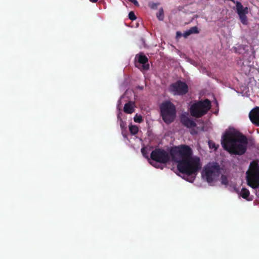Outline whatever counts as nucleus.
<instances>
[{
  "mask_svg": "<svg viewBox=\"0 0 259 259\" xmlns=\"http://www.w3.org/2000/svg\"><path fill=\"white\" fill-rule=\"evenodd\" d=\"M172 160L177 163L178 170L188 176L196 175L201 168L200 158L193 156L192 149L188 145H181L172 148L170 151Z\"/></svg>",
  "mask_w": 259,
  "mask_h": 259,
  "instance_id": "nucleus-1",
  "label": "nucleus"
},
{
  "mask_svg": "<svg viewBox=\"0 0 259 259\" xmlns=\"http://www.w3.org/2000/svg\"><path fill=\"white\" fill-rule=\"evenodd\" d=\"M248 140L240 133L226 132L222 136L221 144L224 150L234 155H242L247 150Z\"/></svg>",
  "mask_w": 259,
  "mask_h": 259,
  "instance_id": "nucleus-2",
  "label": "nucleus"
},
{
  "mask_svg": "<svg viewBox=\"0 0 259 259\" xmlns=\"http://www.w3.org/2000/svg\"><path fill=\"white\" fill-rule=\"evenodd\" d=\"M246 181L247 185L253 189L259 187V163L256 160L250 163L246 172Z\"/></svg>",
  "mask_w": 259,
  "mask_h": 259,
  "instance_id": "nucleus-3",
  "label": "nucleus"
},
{
  "mask_svg": "<svg viewBox=\"0 0 259 259\" xmlns=\"http://www.w3.org/2000/svg\"><path fill=\"white\" fill-rule=\"evenodd\" d=\"M211 108L210 101L206 99L194 103L190 108L191 115L194 117H201L207 113Z\"/></svg>",
  "mask_w": 259,
  "mask_h": 259,
  "instance_id": "nucleus-4",
  "label": "nucleus"
},
{
  "mask_svg": "<svg viewBox=\"0 0 259 259\" xmlns=\"http://www.w3.org/2000/svg\"><path fill=\"white\" fill-rule=\"evenodd\" d=\"M221 174L220 165L217 162L209 163L206 165L202 172V177L206 181L210 183L217 179Z\"/></svg>",
  "mask_w": 259,
  "mask_h": 259,
  "instance_id": "nucleus-5",
  "label": "nucleus"
},
{
  "mask_svg": "<svg viewBox=\"0 0 259 259\" xmlns=\"http://www.w3.org/2000/svg\"><path fill=\"white\" fill-rule=\"evenodd\" d=\"M160 113L163 121L167 124L171 123L176 117V108L169 101L163 103L160 107Z\"/></svg>",
  "mask_w": 259,
  "mask_h": 259,
  "instance_id": "nucleus-6",
  "label": "nucleus"
},
{
  "mask_svg": "<svg viewBox=\"0 0 259 259\" xmlns=\"http://www.w3.org/2000/svg\"><path fill=\"white\" fill-rule=\"evenodd\" d=\"M152 160L160 163L165 164L170 160L169 153L162 148H156L150 154Z\"/></svg>",
  "mask_w": 259,
  "mask_h": 259,
  "instance_id": "nucleus-7",
  "label": "nucleus"
},
{
  "mask_svg": "<svg viewBox=\"0 0 259 259\" xmlns=\"http://www.w3.org/2000/svg\"><path fill=\"white\" fill-rule=\"evenodd\" d=\"M169 91L175 95H184L188 92V87L185 82L178 80L170 85Z\"/></svg>",
  "mask_w": 259,
  "mask_h": 259,
  "instance_id": "nucleus-8",
  "label": "nucleus"
},
{
  "mask_svg": "<svg viewBox=\"0 0 259 259\" xmlns=\"http://www.w3.org/2000/svg\"><path fill=\"white\" fill-rule=\"evenodd\" d=\"M135 65L141 71H147L149 69L148 59L143 52H140L136 55Z\"/></svg>",
  "mask_w": 259,
  "mask_h": 259,
  "instance_id": "nucleus-9",
  "label": "nucleus"
},
{
  "mask_svg": "<svg viewBox=\"0 0 259 259\" xmlns=\"http://www.w3.org/2000/svg\"><path fill=\"white\" fill-rule=\"evenodd\" d=\"M236 4V12L238 14L239 19L243 25H247L248 23V19L246 15L249 12L248 7H244L240 2H235Z\"/></svg>",
  "mask_w": 259,
  "mask_h": 259,
  "instance_id": "nucleus-10",
  "label": "nucleus"
},
{
  "mask_svg": "<svg viewBox=\"0 0 259 259\" xmlns=\"http://www.w3.org/2000/svg\"><path fill=\"white\" fill-rule=\"evenodd\" d=\"M249 118L253 124L259 126V107H255L250 111Z\"/></svg>",
  "mask_w": 259,
  "mask_h": 259,
  "instance_id": "nucleus-11",
  "label": "nucleus"
},
{
  "mask_svg": "<svg viewBox=\"0 0 259 259\" xmlns=\"http://www.w3.org/2000/svg\"><path fill=\"white\" fill-rule=\"evenodd\" d=\"M181 122L187 128H191L196 126V123L188 116L182 114L180 117Z\"/></svg>",
  "mask_w": 259,
  "mask_h": 259,
  "instance_id": "nucleus-12",
  "label": "nucleus"
},
{
  "mask_svg": "<svg viewBox=\"0 0 259 259\" xmlns=\"http://www.w3.org/2000/svg\"><path fill=\"white\" fill-rule=\"evenodd\" d=\"M199 33V30L197 26H194L191 27L190 29L185 31L183 36L185 38H187L188 36L192 34H197Z\"/></svg>",
  "mask_w": 259,
  "mask_h": 259,
  "instance_id": "nucleus-13",
  "label": "nucleus"
},
{
  "mask_svg": "<svg viewBox=\"0 0 259 259\" xmlns=\"http://www.w3.org/2000/svg\"><path fill=\"white\" fill-rule=\"evenodd\" d=\"M123 111L127 114H131L134 112V109L132 105V103L129 102L124 105Z\"/></svg>",
  "mask_w": 259,
  "mask_h": 259,
  "instance_id": "nucleus-14",
  "label": "nucleus"
},
{
  "mask_svg": "<svg viewBox=\"0 0 259 259\" xmlns=\"http://www.w3.org/2000/svg\"><path fill=\"white\" fill-rule=\"evenodd\" d=\"M141 152L142 153V155H143V156L145 158H146L147 159H148V160H149V162L153 166H154L155 167H156V168H158V165L155 164H153V163L150 161V159L148 157V155L147 154V151L146 149V148L145 147H143L141 149Z\"/></svg>",
  "mask_w": 259,
  "mask_h": 259,
  "instance_id": "nucleus-15",
  "label": "nucleus"
},
{
  "mask_svg": "<svg viewBox=\"0 0 259 259\" xmlns=\"http://www.w3.org/2000/svg\"><path fill=\"white\" fill-rule=\"evenodd\" d=\"M250 193L248 190L243 188L240 193V196L244 199H247L249 196Z\"/></svg>",
  "mask_w": 259,
  "mask_h": 259,
  "instance_id": "nucleus-16",
  "label": "nucleus"
},
{
  "mask_svg": "<svg viewBox=\"0 0 259 259\" xmlns=\"http://www.w3.org/2000/svg\"><path fill=\"white\" fill-rule=\"evenodd\" d=\"M129 130L132 135H135L138 133L139 129L137 126L132 125L129 126Z\"/></svg>",
  "mask_w": 259,
  "mask_h": 259,
  "instance_id": "nucleus-17",
  "label": "nucleus"
},
{
  "mask_svg": "<svg viewBox=\"0 0 259 259\" xmlns=\"http://www.w3.org/2000/svg\"><path fill=\"white\" fill-rule=\"evenodd\" d=\"M156 16L158 19L162 21L164 19V12L162 8L159 9V12L156 14Z\"/></svg>",
  "mask_w": 259,
  "mask_h": 259,
  "instance_id": "nucleus-18",
  "label": "nucleus"
},
{
  "mask_svg": "<svg viewBox=\"0 0 259 259\" xmlns=\"http://www.w3.org/2000/svg\"><path fill=\"white\" fill-rule=\"evenodd\" d=\"M134 120L135 122L140 123L142 122L143 119L141 115H138V114H136L134 117Z\"/></svg>",
  "mask_w": 259,
  "mask_h": 259,
  "instance_id": "nucleus-19",
  "label": "nucleus"
},
{
  "mask_svg": "<svg viewBox=\"0 0 259 259\" xmlns=\"http://www.w3.org/2000/svg\"><path fill=\"white\" fill-rule=\"evenodd\" d=\"M128 18L130 20H133V21L136 20L137 18L135 13L133 11H131L129 13Z\"/></svg>",
  "mask_w": 259,
  "mask_h": 259,
  "instance_id": "nucleus-20",
  "label": "nucleus"
},
{
  "mask_svg": "<svg viewBox=\"0 0 259 259\" xmlns=\"http://www.w3.org/2000/svg\"><path fill=\"white\" fill-rule=\"evenodd\" d=\"M221 180L222 184L224 185H227L228 184V181L227 177L223 175L221 176Z\"/></svg>",
  "mask_w": 259,
  "mask_h": 259,
  "instance_id": "nucleus-21",
  "label": "nucleus"
},
{
  "mask_svg": "<svg viewBox=\"0 0 259 259\" xmlns=\"http://www.w3.org/2000/svg\"><path fill=\"white\" fill-rule=\"evenodd\" d=\"M126 122L123 121L122 119H121L120 121V126L122 130L126 129Z\"/></svg>",
  "mask_w": 259,
  "mask_h": 259,
  "instance_id": "nucleus-22",
  "label": "nucleus"
},
{
  "mask_svg": "<svg viewBox=\"0 0 259 259\" xmlns=\"http://www.w3.org/2000/svg\"><path fill=\"white\" fill-rule=\"evenodd\" d=\"M209 148L211 149L214 148L215 150L217 149L218 147L215 146L214 143L209 141L208 142Z\"/></svg>",
  "mask_w": 259,
  "mask_h": 259,
  "instance_id": "nucleus-23",
  "label": "nucleus"
},
{
  "mask_svg": "<svg viewBox=\"0 0 259 259\" xmlns=\"http://www.w3.org/2000/svg\"><path fill=\"white\" fill-rule=\"evenodd\" d=\"M157 4L153 3L150 5V7L152 9H156L157 7Z\"/></svg>",
  "mask_w": 259,
  "mask_h": 259,
  "instance_id": "nucleus-24",
  "label": "nucleus"
},
{
  "mask_svg": "<svg viewBox=\"0 0 259 259\" xmlns=\"http://www.w3.org/2000/svg\"><path fill=\"white\" fill-rule=\"evenodd\" d=\"M122 134L124 138H127V134H126V129L122 130Z\"/></svg>",
  "mask_w": 259,
  "mask_h": 259,
  "instance_id": "nucleus-25",
  "label": "nucleus"
},
{
  "mask_svg": "<svg viewBox=\"0 0 259 259\" xmlns=\"http://www.w3.org/2000/svg\"><path fill=\"white\" fill-rule=\"evenodd\" d=\"M92 3H96L98 0H90Z\"/></svg>",
  "mask_w": 259,
  "mask_h": 259,
  "instance_id": "nucleus-26",
  "label": "nucleus"
},
{
  "mask_svg": "<svg viewBox=\"0 0 259 259\" xmlns=\"http://www.w3.org/2000/svg\"><path fill=\"white\" fill-rule=\"evenodd\" d=\"M177 35H181V33L180 32H177Z\"/></svg>",
  "mask_w": 259,
  "mask_h": 259,
  "instance_id": "nucleus-27",
  "label": "nucleus"
}]
</instances>
